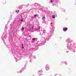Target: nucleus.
Segmentation results:
<instances>
[{
  "mask_svg": "<svg viewBox=\"0 0 76 76\" xmlns=\"http://www.w3.org/2000/svg\"><path fill=\"white\" fill-rule=\"evenodd\" d=\"M67 29H68L67 28H63V30L64 31H67Z\"/></svg>",
  "mask_w": 76,
  "mask_h": 76,
  "instance_id": "1",
  "label": "nucleus"
},
{
  "mask_svg": "<svg viewBox=\"0 0 76 76\" xmlns=\"http://www.w3.org/2000/svg\"><path fill=\"white\" fill-rule=\"evenodd\" d=\"M50 69V67H47L46 68V70H49V69Z\"/></svg>",
  "mask_w": 76,
  "mask_h": 76,
  "instance_id": "2",
  "label": "nucleus"
},
{
  "mask_svg": "<svg viewBox=\"0 0 76 76\" xmlns=\"http://www.w3.org/2000/svg\"><path fill=\"white\" fill-rule=\"evenodd\" d=\"M52 18L54 19L55 18V15H52Z\"/></svg>",
  "mask_w": 76,
  "mask_h": 76,
  "instance_id": "3",
  "label": "nucleus"
},
{
  "mask_svg": "<svg viewBox=\"0 0 76 76\" xmlns=\"http://www.w3.org/2000/svg\"><path fill=\"white\" fill-rule=\"evenodd\" d=\"M21 30H22V31H23V30H24V28H22L21 29Z\"/></svg>",
  "mask_w": 76,
  "mask_h": 76,
  "instance_id": "4",
  "label": "nucleus"
},
{
  "mask_svg": "<svg viewBox=\"0 0 76 76\" xmlns=\"http://www.w3.org/2000/svg\"><path fill=\"white\" fill-rule=\"evenodd\" d=\"M32 39L33 41H34V40H35V38H33Z\"/></svg>",
  "mask_w": 76,
  "mask_h": 76,
  "instance_id": "5",
  "label": "nucleus"
},
{
  "mask_svg": "<svg viewBox=\"0 0 76 76\" xmlns=\"http://www.w3.org/2000/svg\"><path fill=\"white\" fill-rule=\"evenodd\" d=\"M37 15H34V16H35V17H37Z\"/></svg>",
  "mask_w": 76,
  "mask_h": 76,
  "instance_id": "6",
  "label": "nucleus"
},
{
  "mask_svg": "<svg viewBox=\"0 0 76 76\" xmlns=\"http://www.w3.org/2000/svg\"><path fill=\"white\" fill-rule=\"evenodd\" d=\"M22 48H24V47H23V46H22Z\"/></svg>",
  "mask_w": 76,
  "mask_h": 76,
  "instance_id": "7",
  "label": "nucleus"
},
{
  "mask_svg": "<svg viewBox=\"0 0 76 76\" xmlns=\"http://www.w3.org/2000/svg\"><path fill=\"white\" fill-rule=\"evenodd\" d=\"M50 1H51V2H53V0H51Z\"/></svg>",
  "mask_w": 76,
  "mask_h": 76,
  "instance_id": "8",
  "label": "nucleus"
},
{
  "mask_svg": "<svg viewBox=\"0 0 76 76\" xmlns=\"http://www.w3.org/2000/svg\"><path fill=\"white\" fill-rule=\"evenodd\" d=\"M31 28H32V29H34V27H32Z\"/></svg>",
  "mask_w": 76,
  "mask_h": 76,
  "instance_id": "9",
  "label": "nucleus"
},
{
  "mask_svg": "<svg viewBox=\"0 0 76 76\" xmlns=\"http://www.w3.org/2000/svg\"><path fill=\"white\" fill-rule=\"evenodd\" d=\"M22 47L23 46V44H22Z\"/></svg>",
  "mask_w": 76,
  "mask_h": 76,
  "instance_id": "10",
  "label": "nucleus"
},
{
  "mask_svg": "<svg viewBox=\"0 0 76 76\" xmlns=\"http://www.w3.org/2000/svg\"><path fill=\"white\" fill-rule=\"evenodd\" d=\"M15 11H16V12H18V11L16 10Z\"/></svg>",
  "mask_w": 76,
  "mask_h": 76,
  "instance_id": "11",
  "label": "nucleus"
},
{
  "mask_svg": "<svg viewBox=\"0 0 76 76\" xmlns=\"http://www.w3.org/2000/svg\"><path fill=\"white\" fill-rule=\"evenodd\" d=\"M18 12H19V10H18Z\"/></svg>",
  "mask_w": 76,
  "mask_h": 76,
  "instance_id": "12",
  "label": "nucleus"
},
{
  "mask_svg": "<svg viewBox=\"0 0 76 76\" xmlns=\"http://www.w3.org/2000/svg\"><path fill=\"white\" fill-rule=\"evenodd\" d=\"M44 18L45 19V17H44Z\"/></svg>",
  "mask_w": 76,
  "mask_h": 76,
  "instance_id": "13",
  "label": "nucleus"
},
{
  "mask_svg": "<svg viewBox=\"0 0 76 76\" xmlns=\"http://www.w3.org/2000/svg\"><path fill=\"white\" fill-rule=\"evenodd\" d=\"M21 21H23V20H21Z\"/></svg>",
  "mask_w": 76,
  "mask_h": 76,
  "instance_id": "14",
  "label": "nucleus"
},
{
  "mask_svg": "<svg viewBox=\"0 0 76 76\" xmlns=\"http://www.w3.org/2000/svg\"><path fill=\"white\" fill-rule=\"evenodd\" d=\"M17 13H18H18H19V12H18Z\"/></svg>",
  "mask_w": 76,
  "mask_h": 76,
  "instance_id": "15",
  "label": "nucleus"
}]
</instances>
